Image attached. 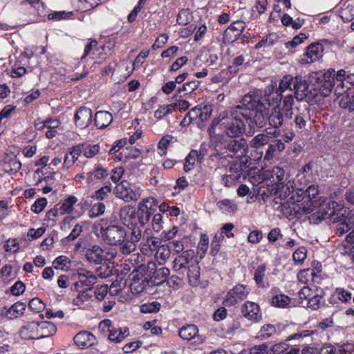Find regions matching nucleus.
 I'll return each mask as SVG.
<instances>
[{"label": "nucleus", "instance_id": "obj_10", "mask_svg": "<svg viewBox=\"0 0 354 354\" xmlns=\"http://www.w3.org/2000/svg\"><path fill=\"white\" fill-rule=\"evenodd\" d=\"M111 271L107 270L106 266H100L93 274L91 271L84 269L80 270L77 272L78 281L75 283L76 288L81 286H90L96 283L97 277L101 279L106 278L110 275Z\"/></svg>", "mask_w": 354, "mask_h": 354}, {"label": "nucleus", "instance_id": "obj_1", "mask_svg": "<svg viewBox=\"0 0 354 354\" xmlns=\"http://www.w3.org/2000/svg\"><path fill=\"white\" fill-rule=\"evenodd\" d=\"M153 198H145L138 205V209L125 206L120 209V218L124 225L130 231V238L127 239V232L124 227L111 223L106 227L101 226L100 235L104 242L113 246H120L122 254H130L136 250V243L142 238L145 227L153 214L152 204Z\"/></svg>", "mask_w": 354, "mask_h": 354}, {"label": "nucleus", "instance_id": "obj_27", "mask_svg": "<svg viewBox=\"0 0 354 354\" xmlns=\"http://www.w3.org/2000/svg\"><path fill=\"white\" fill-rule=\"evenodd\" d=\"M39 321L26 322L19 330L20 335L26 339H38Z\"/></svg>", "mask_w": 354, "mask_h": 354}, {"label": "nucleus", "instance_id": "obj_8", "mask_svg": "<svg viewBox=\"0 0 354 354\" xmlns=\"http://www.w3.org/2000/svg\"><path fill=\"white\" fill-rule=\"evenodd\" d=\"M322 293V290L318 289L315 286H305L301 288L298 295L301 304L312 310H317L324 304Z\"/></svg>", "mask_w": 354, "mask_h": 354}, {"label": "nucleus", "instance_id": "obj_55", "mask_svg": "<svg viewBox=\"0 0 354 354\" xmlns=\"http://www.w3.org/2000/svg\"><path fill=\"white\" fill-rule=\"evenodd\" d=\"M198 157V152L196 150H192L185 158L183 169L185 172L192 170L195 165V162Z\"/></svg>", "mask_w": 354, "mask_h": 354}, {"label": "nucleus", "instance_id": "obj_34", "mask_svg": "<svg viewBox=\"0 0 354 354\" xmlns=\"http://www.w3.org/2000/svg\"><path fill=\"white\" fill-rule=\"evenodd\" d=\"M86 256L88 261L100 264L105 259V251L98 245H93L87 251Z\"/></svg>", "mask_w": 354, "mask_h": 354}, {"label": "nucleus", "instance_id": "obj_26", "mask_svg": "<svg viewBox=\"0 0 354 354\" xmlns=\"http://www.w3.org/2000/svg\"><path fill=\"white\" fill-rule=\"evenodd\" d=\"M109 172L101 164L97 163L94 165L92 171L86 174V183L88 185H93L95 180H103L108 177Z\"/></svg>", "mask_w": 354, "mask_h": 354}, {"label": "nucleus", "instance_id": "obj_51", "mask_svg": "<svg viewBox=\"0 0 354 354\" xmlns=\"http://www.w3.org/2000/svg\"><path fill=\"white\" fill-rule=\"evenodd\" d=\"M193 19L192 13L189 9H182L179 11L176 21L178 25L188 24Z\"/></svg>", "mask_w": 354, "mask_h": 354}, {"label": "nucleus", "instance_id": "obj_19", "mask_svg": "<svg viewBox=\"0 0 354 354\" xmlns=\"http://www.w3.org/2000/svg\"><path fill=\"white\" fill-rule=\"evenodd\" d=\"M323 46L319 43L310 44L306 49V51L300 58V63L302 64H308L313 63L322 57Z\"/></svg>", "mask_w": 354, "mask_h": 354}, {"label": "nucleus", "instance_id": "obj_46", "mask_svg": "<svg viewBox=\"0 0 354 354\" xmlns=\"http://www.w3.org/2000/svg\"><path fill=\"white\" fill-rule=\"evenodd\" d=\"M339 17L344 21H351L354 19V6L346 3H344L339 11Z\"/></svg>", "mask_w": 354, "mask_h": 354}, {"label": "nucleus", "instance_id": "obj_37", "mask_svg": "<svg viewBox=\"0 0 354 354\" xmlns=\"http://www.w3.org/2000/svg\"><path fill=\"white\" fill-rule=\"evenodd\" d=\"M266 271V266L265 263H262L257 266L254 272V280L256 285L261 288H266L268 286V283L265 281Z\"/></svg>", "mask_w": 354, "mask_h": 354}, {"label": "nucleus", "instance_id": "obj_25", "mask_svg": "<svg viewBox=\"0 0 354 354\" xmlns=\"http://www.w3.org/2000/svg\"><path fill=\"white\" fill-rule=\"evenodd\" d=\"M353 349L350 344H326L320 348L319 354H351Z\"/></svg>", "mask_w": 354, "mask_h": 354}, {"label": "nucleus", "instance_id": "obj_22", "mask_svg": "<svg viewBox=\"0 0 354 354\" xmlns=\"http://www.w3.org/2000/svg\"><path fill=\"white\" fill-rule=\"evenodd\" d=\"M245 23L243 21H236L232 23L223 34V40L225 43H232L237 40L245 29Z\"/></svg>", "mask_w": 354, "mask_h": 354}, {"label": "nucleus", "instance_id": "obj_39", "mask_svg": "<svg viewBox=\"0 0 354 354\" xmlns=\"http://www.w3.org/2000/svg\"><path fill=\"white\" fill-rule=\"evenodd\" d=\"M189 278V283L192 286H196L199 284L200 279V267L196 263L194 262L193 264L185 272Z\"/></svg>", "mask_w": 354, "mask_h": 354}, {"label": "nucleus", "instance_id": "obj_4", "mask_svg": "<svg viewBox=\"0 0 354 354\" xmlns=\"http://www.w3.org/2000/svg\"><path fill=\"white\" fill-rule=\"evenodd\" d=\"M337 211L339 212L334 218L333 223L335 225L336 234L341 236L354 228V210H349L344 207L340 208V205L337 202L328 201L320 203L315 214L317 218L321 221L335 216Z\"/></svg>", "mask_w": 354, "mask_h": 354}, {"label": "nucleus", "instance_id": "obj_21", "mask_svg": "<svg viewBox=\"0 0 354 354\" xmlns=\"http://www.w3.org/2000/svg\"><path fill=\"white\" fill-rule=\"evenodd\" d=\"M92 119V110L86 106L80 107L74 115L75 126L81 129L88 127L91 124Z\"/></svg>", "mask_w": 354, "mask_h": 354}, {"label": "nucleus", "instance_id": "obj_38", "mask_svg": "<svg viewBox=\"0 0 354 354\" xmlns=\"http://www.w3.org/2000/svg\"><path fill=\"white\" fill-rule=\"evenodd\" d=\"M295 80H297V82H294L293 91H295V94L297 95L296 97L301 99L304 96L307 95L308 84L303 80L301 76H296Z\"/></svg>", "mask_w": 354, "mask_h": 354}, {"label": "nucleus", "instance_id": "obj_62", "mask_svg": "<svg viewBox=\"0 0 354 354\" xmlns=\"http://www.w3.org/2000/svg\"><path fill=\"white\" fill-rule=\"evenodd\" d=\"M335 295L339 300L344 303H347L352 299L351 292L344 288H337L335 291Z\"/></svg>", "mask_w": 354, "mask_h": 354}, {"label": "nucleus", "instance_id": "obj_24", "mask_svg": "<svg viewBox=\"0 0 354 354\" xmlns=\"http://www.w3.org/2000/svg\"><path fill=\"white\" fill-rule=\"evenodd\" d=\"M25 310V304L17 301L9 307L6 306L0 308V315L8 319H13L23 315Z\"/></svg>", "mask_w": 354, "mask_h": 354}, {"label": "nucleus", "instance_id": "obj_3", "mask_svg": "<svg viewBox=\"0 0 354 354\" xmlns=\"http://www.w3.org/2000/svg\"><path fill=\"white\" fill-rule=\"evenodd\" d=\"M242 111L249 117H245V122L248 125L245 131L246 136H252L255 132V127H263L267 123L272 127L270 121L271 112L260 99L259 94L250 93L246 94L241 101Z\"/></svg>", "mask_w": 354, "mask_h": 354}, {"label": "nucleus", "instance_id": "obj_59", "mask_svg": "<svg viewBox=\"0 0 354 354\" xmlns=\"http://www.w3.org/2000/svg\"><path fill=\"white\" fill-rule=\"evenodd\" d=\"M105 212V205L103 203L98 202L93 204L88 211V216L90 218H95L102 214Z\"/></svg>", "mask_w": 354, "mask_h": 354}, {"label": "nucleus", "instance_id": "obj_54", "mask_svg": "<svg viewBox=\"0 0 354 354\" xmlns=\"http://www.w3.org/2000/svg\"><path fill=\"white\" fill-rule=\"evenodd\" d=\"M140 155V151L136 148H131V149H124L120 152L118 156L119 160L125 161L130 158H137Z\"/></svg>", "mask_w": 354, "mask_h": 354}, {"label": "nucleus", "instance_id": "obj_42", "mask_svg": "<svg viewBox=\"0 0 354 354\" xmlns=\"http://www.w3.org/2000/svg\"><path fill=\"white\" fill-rule=\"evenodd\" d=\"M171 255V248L169 245L163 244L158 247L155 257L159 265H163Z\"/></svg>", "mask_w": 354, "mask_h": 354}, {"label": "nucleus", "instance_id": "obj_50", "mask_svg": "<svg viewBox=\"0 0 354 354\" xmlns=\"http://www.w3.org/2000/svg\"><path fill=\"white\" fill-rule=\"evenodd\" d=\"M93 295L91 292L90 289H86L83 291H80L77 296L73 299V304L75 306H82L84 302L88 301Z\"/></svg>", "mask_w": 354, "mask_h": 354}, {"label": "nucleus", "instance_id": "obj_20", "mask_svg": "<svg viewBox=\"0 0 354 354\" xmlns=\"http://www.w3.org/2000/svg\"><path fill=\"white\" fill-rule=\"evenodd\" d=\"M116 196L121 198L125 202L137 201L138 195L133 189L132 185L127 180L122 181L116 186Z\"/></svg>", "mask_w": 354, "mask_h": 354}, {"label": "nucleus", "instance_id": "obj_11", "mask_svg": "<svg viewBox=\"0 0 354 354\" xmlns=\"http://www.w3.org/2000/svg\"><path fill=\"white\" fill-rule=\"evenodd\" d=\"M250 292V288L243 284H236L224 297L223 304L226 307L234 306L244 300Z\"/></svg>", "mask_w": 354, "mask_h": 354}, {"label": "nucleus", "instance_id": "obj_49", "mask_svg": "<svg viewBox=\"0 0 354 354\" xmlns=\"http://www.w3.org/2000/svg\"><path fill=\"white\" fill-rule=\"evenodd\" d=\"M307 257V249L302 246L299 247L292 254V259L295 265L301 266Z\"/></svg>", "mask_w": 354, "mask_h": 354}, {"label": "nucleus", "instance_id": "obj_32", "mask_svg": "<svg viewBox=\"0 0 354 354\" xmlns=\"http://www.w3.org/2000/svg\"><path fill=\"white\" fill-rule=\"evenodd\" d=\"M297 279L301 283L310 286L311 282H317L319 279V275H317L314 269L307 268L299 272Z\"/></svg>", "mask_w": 354, "mask_h": 354}, {"label": "nucleus", "instance_id": "obj_6", "mask_svg": "<svg viewBox=\"0 0 354 354\" xmlns=\"http://www.w3.org/2000/svg\"><path fill=\"white\" fill-rule=\"evenodd\" d=\"M281 102H274L270 100L268 101V104L272 107L271 109V118L270 121L272 127L279 128L283 122V119L290 120L293 115L292 106L295 103V100L292 94H288L283 97Z\"/></svg>", "mask_w": 354, "mask_h": 354}, {"label": "nucleus", "instance_id": "obj_44", "mask_svg": "<svg viewBox=\"0 0 354 354\" xmlns=\"http://www.w3.org/2000/svg\"><path fill=\"white\" fill-rule=\"evenodd\" d=\"M270 136L267 133H259L255 136L248 143L250 147L259 148L269 143Z\"/></svg>", "mask_w": 354, "mask_h": 354}, {"label": "nucleus", "instance_id": "obj_9", "mask_svg": "<svg viewBox=\"0 0 354 354\" xmlns=\"http://www.w3.org/2000/svg\"><path fill=\"white\" fill-rule=\"evenodd\" d=\"M145 266L141 265L134 269L129 276V287L133 295H138L144 292L151 283L147 273L144 274Z\"/></svg>", "mask_w": 354, "mask_h": 354}, {"label": "nucleus", "instance_id": "obj_12", "mask_svg": "<svg viewBox=\"0 0 354 354\" xmlns=\"http://www.w3.org/2000/svg\"><path fill=\"white\" fill-rule=\"evenodd\" d=\"M100 328L102 330L106 329L109 339L114 343L122 342L129 335L128 327H115L110 319H106L100 322Z\"/></svg>", "mask_w": 354, "mask_h": 354}, {"label": "nucleus", "instance_id": "obj_52", "mask_svg": "<svg viewBox=\"0 0 354 354\" xmlns=\"http://www.w3.org/2000/svg\"><path fill=\"white\" fill-rule=\"evenodd\" d=\"M174 138L173 136L167 134L160 140L158 144V150L160 156H162L166 154V150Z\"/></svg>", "mask_w": 354, "mask_h": 354}, {"label": "nucleus", "instance_id": "obj_2", "mask_svg": "<svg viewBox=\"0 0 354 354\" xmlns=\"http://www.w3.org/2000/svg\"><path fill=\"white\" fill-rule=\"evenodd\" d=\"M242 106L237 105L230 111L220 113L217 118L214 119L209 128L211 136H227L230 138H237L241 136L248 129L245 128V117H249Z\"/></svg>", "mask_w": 354, "mask_h": 354}, {"label": "nucleus", "instance_id": "obj_41", "mask_svg": "<svg viewBox=\"0 0 354 354\" xmlns=\"http://www.w3.org/2000/svg\"><path fill=\"white\" fill-rule=\"evenodd\" d=\"M248 147L249 145L246 140L241 138L239 140H234L232 141L229 145V149L235 153L240 152L241 156H243L246 155Z\"/></svg>", "mask_w": 354, "mask_h": 354}, {"label": "nucleus", "instance_id": "obj_56", "mask_svg": "<svg viewBox=\"0 0 354 354\" xmlns=\"http://www.w3.org/2000/svg\"><path fill=\"white\" fill-rule=\"evenodd\" d=\"M176 102L170 104L172 106V111L179 110L183 111L189 109V102L185 100L178 99V95L175 94L172 97Z\"/></svg>", "mask_w": 354, "mask_h": 354}, {"label": "nucleus", "instance_id": "obj_23", "mask_svg": "<svg viewBox=\"0 0 354 354\" xmlns=\"http://www.w3.org/2000/svg\"><path fill=\"white\" fill-rule=\"evenodd\" d=\"M105 46L100 45L97 41L93 40L84 48V55L81 57V60H84L86 56H89L91 59L97 60L104 58Z\"/></svg>", "mask_w": 354, "mask_h": 354}, {"label": "nucleus", "instance_id": "obj_5", "mask_svg": "<svg viewBox=\"0 0 354 354\" xmlns=\"http://www.w3.org/2000/svg\"><path fill=\"white\" fill-rule=\"evenodd\" d=\"M261 181L268 187V195L275 196L281 199L288 197L295 191L294 182L287 180L285 170L280 167L262 169L259 175ZM264 194H266L263 192Z\"/></svg>", "mask_w": 354, "mask_h": 354}, {"label": "nucleus", "instance_id": "obj_28", "mask_svg": "<svg viewBox=\"0 0 354 354\" xmlns=\"http://www.w3.org/2000/svg\"><path fill=\"white\" fill-rule=\"evenodd\" d=\"M75 344L80 348H84L93 346L96 342L95 335L88 331H81L73 338Z\"/></svg>", "mask_w": 354, "mask_h": 354}, {"label": "nucleus", "instance_id": "obj_35", "mask_svg": "<svg viewBox=\"0 0 354 354\" xmlns=\"http://www.w3.org/2000/svg\"><path fill=\"white\" fill-rule=\"evenodd\" d=\"M2 167L5 172L12 175L17 174L20 170L21 163L15 157H8L5 158Z\"/></svg>", "mask_w": 354, "mask_h": 354}, {"label": "nucleus", "instance_id": "obj_33", "mask_svg": "<svg viewBox=\"0 0 354 354\" xmlns=\"http://www.w3.org/2000/svg\"><path fill=\"white\" fill-rule=\"evenodd\" d=\"M339 104L343 109L354 111V88H347L346 91L341 94Z\"/></svg>", "mask_w": 354, "mask_h": 354}, {"label": "nucleus", "instance_id": "obj_40", "mask_svg": "<svg viewBox=\"0 0 354 354\" xmlns=\"http://www.w3.org/2000/svg\"><path fill=\"white\" fill-rule=\"evenodd\" d=\"M329 77L333 78V84L336 86L337 88L344 87V82L346 80V71L344 70H339L337 73L334 69H329L328 71Z\"/></svg>", "mask_w": 354, "mask_h": 354}, {"label": "nucleus", "instance_id": "obj_57", "mask_svg": "<svg viewBox=\"0 0 354 354\" xmlns=\"http://www.w3.org/2000/svg\"><path fill=\"white\" fill-rule=\"evenodd\" d=\"M276 333V328L272 324L263 325L258 333V337L262 339H268Z\"/></svg>", "mask_w": 354, "mask_h": 354}, {"label": "nucleus", "instance_id": "obj_30", "mask_svg": "<svg viewBox=\"0 0 354 354\" xmlns=\"http://www.w3.org/2000/svg\"><path fill=\"white\" fill-rule=\"evenodd\" d=\"M57 332L56 326L51 322L39 321L38 339L54 335Z\"/></svg>", "mask_w": 354, "mask_h": 354}, {"label": "nucleus", "instance_id": "obj_53", "mask_svg": "<svg viewBox=\"0 0 354 354\" xmlns=\"http://www.w3.org/2000/svg\"><path fill=\"white\" fill-rule=\"evenodd\" d=\"M200 85V82L198 80H192L185 83L181 87L178 88V93L180 94L184 92L185 95L191 94L196 91Z\"/></svg>", "mask_w": 354, "mask_h": 354}, {"label": "nucleus", "instance_id": "obj_60", "mask_svg": "<svg viewBox=\"0 0 354 354\" xmlns=\"http://www.w3.org/2000/svg\"><path fill=\"white\" fill-rule=\"evenodd\" d=\"M160 308V304L158 301H152L144 304L140 306V311L142 313H157Z\"/></svg>", "mask_w": 354, "mask_h": 354}, {"label": "nucleus", "instance_id": "obj_14", "mask_svg": "<svg viewBox=\"0 0 354 354\" xmlns=\"http://www.w3.org/2000/svg\"><path fill=\"white\" fill-rule=\"evenodd\" d=\"M294 82H297L295 80V77L291 75L284 76L279 84V87L274 93H270L268 96V101H273L274 102H279L282 101L283 97V93L286 91H293Z\"/></svg>", "mask_w": 354, "mask_h": 354}, {"label": "nucleus", "instance_id": "obj_63", "mask_svg": "<svg viewBox=\"0 0 354 354\" xmlns=\"http://www.w3.org/2000/svg\"><path fill=\"white\" fill-rule=\"evenodd\" d=\"M240 180L239 174H227L222 177V183L227 187L234 186L237 181Z\"/></svg>", "mask_w": 354, "mask_h": 354}, {"label": "nucleus", "instance_id": "obj_17", "mask_svg": "<svg viewBox=\"0 0 354 354\" xmlns=\"http://www.w3.org/2000/svg\"><path fill=\"white\" fill-rule=\"evenodd\" d=\"M241 313L248 320L257 323L262 319V313L258 304L248 301L241 306Z\"/></svg>", "mask_w": 354, "mask_h": 354}, {"label": "nucleus", "instance_id": "obj_7", "mask_svg": "<svg viewBox=\"0 0 354 354\" xmlns=\"http://www.w3.org/2000/svg\"><path fill=\"white\" fill-rule=\"evenodd\" d=\"M298 189L299 192H297V194L302 198L301 201L297 200V203H293L291 208L294 210L295 215L309 214L318 205L317 201L319 194L318 187L311 185L306 190Z\"/></svg>", "mask_w": 354, "mask_h": 354}, {"label": "nucleus", "instance_id": "obj_36", "mask_svg": "<svg viewBox=\"0 0 354 354\" xmlns=\"http://www.w3.org/2000/svg\"><path fill=\"white\" fill-rule=\"evenodd\" d=\"M318 336V333L315 330H299L297 333L288 336L286 338V341L293 340V339H306L305 343H308L309 339L311 341H315V337Z\"/></svg>", "mask_w": 354, "mask_h": 354}, {"label": "nucleus", "instance_id": "obj_58", "mask_svg": "<svg viewBox=\"0 0 354 354\" xmlns=\"http://www.w3.org/2000/svg\"><path fill=\"white\" fill-rule=\"evenodd\" d=\"M109 292V287L108 285L104 284L102 286H97L94 288L93 294L96 299L98 301L104 300Z\"/></svg>", "mask_w": 354, "mask_h": 354}, {"label": "nucleus", "instance_id": "obj_15", "mask_svg": "<svg viewBox=\"0 0 354 354\" xmlns=\"http://www.w3.org/2000/svg\"><path fill=\"white\" fill-rule=\"evenodd\" d=\"M147 274L151 284L157 286L164 282L169 276L170 270L166 267L156 268L154 263L147 265Z\"/></svg>", "mask_w": 354, "mask_h": 354}, {"label": "nucleus", "instance_id": "obj_16", "mask_svg": "<svg viewBox=\"0 0 354 354\" xmlns=\"http://www.w3.org/2000/svg\"><path fill=\"white\" fill-rule=\"evenodd\" d=\"M178 335L183 340L190 342L192 344H200L203 342L204 337L199 335L198 328L194 324H187L179 329Z\"/></svg>", "mask_w": 354, "mask_h": 354}, {"label": "nucleus", "instance_id": "obj_43", "mask_svg": "<svg viewBox=\"0 0 354 354\" xmlns=\"http://www.w3.org/2000/svg\"><path fill=\"white\" fill-rule=\"evenodd\" d=\"M80 147H81V152L83 156L86 158H93L100 152V145H90L87 143L80 144Z\"/></svg>", "mask_w": 354, "mask_h": 354}, {"label": "nucleus", "instance_id": "obj_64", "mask_svg": "<svg viewBox=\"0 0 354 354\" xmlns=\"http://www.w3.org/2000/svg\"><path fill=\"white\" fill-rule=\"evenodd\" d=\"M70 263L69 259L64 255L59 256L57 257L53 262V265L54 268L57 270L61 269L64 270L65 268L68 267V265Z\"/></svg>", "mask_w": 354, "mask_h": 354}, {"label": "nucleus", "instance_id": "obj_18", "mask_svg": "<svg viewBox=\"0 0 354 354\" xmlns=\"http://www.w3.org/2000/svg\"><path fill=\"white\" fill-rule=\"evenodd\" d=\"M268 297L271 306L277 308H284L290 303V298L283 294L278 288H272L268 293Z\"/></svg>", "mask_w": 354, "mask_h": 354}, {"label": "nucleus", "instance_id": "obj_45", "mask_svg": "<svg viewBox=\"0 0 354 354\" xmlns=\"http://www.w3.org/2000/svg\"><path fill=\"white\" fill-rule=\"evenodd\" d=\"M217 206L224 214L233 213L237 209L236 203L230 199H223L218 201Z\"/></svg>", "mask_w": 354, "mask_h": 354}, {"label": "nucleus", "instance_id": "obj_29", "mask_svg": "<svg viewBox=\"0 0 354 354\" xmlns=\"http://www.w3.org/2000/svg\"><path fill=\"white\" fill-rule=\"evenodd\" d=\"M250 158L247 156H241L239 160H234L229 167V171L232 174H239L240 178L242 173L249 167Z\"/></svg>", "mask_w": 354, "mask_h": 354}, {"label": "nucleus", "instance_id": "obj_13", "mask_svg": "<svg viewBox=\"0 0 354 354\" xmlns=\"http://www.w3.org/2000/svg\"><path fill=\"white\" fill-rule=\"evenodd\" d=\"M194 254L192 250H185L177 254L172 261V270L178 274H185L186 270L196 261Z\"/></svg>", "mask_w": 354, "mask_h": 354}, {"label": "nucleus", "instance_id": "obj_31", "mask_svg": "<svg viewBox=\"0 0 354 354\" xmlns=\"http://www.w3.org/2000/svg\"><path fill=\"white\" fill-rule=\"evenodd\" d=\"M113 116L109 111H97L94 117V124L99 129H102L111 124Z\"/></svg>", "mask_w": 354, "mask_h": 354}, {"label": "nucleus", "instance_id": "obj_48", "mask_svg": "<svg viewBox=\"0 0 354 354\" xmlns=\"http://www.w3.org/2000/svg\"><path fill=\"white\" fill-rule=\"evenodd\" d=\"M78 201L75 196H68L61 204L60 209L62 214H70L73 209V205Z\"/></svg>", "mask_w": 354, "mask_h": 354}, {"label": "nucleus", "instance_id": "obj_61", "mask_svg": "<svg viewBox=\"0 0 354 354\" xmlns=\"http://www.w3.org/2000/svg\"><path fill=\"white\" fill-rule=\"evenodd\" d=\"M28 307L35 313H40L45 308V304L41 299L35 297L30 300Z\"/></svg>", "mask_w": 354, "mask_h": 354}, {"label": "nucleus", "instance_id": "obj_47", "mask_svg": "<svg viewBox=\"0 0 354 354\" xmlns=\"http://www.w3.org/2000/svg\"><path fill=\"white\" fill-rule=\"evenodd\" d=\"M111 190H112L111 185L110 183L109 185H106L102 187L101 188L98 189L97 190H96L91 195V198H93V200H97V201H103V200L107 198L110 196V194L111 193Z\"/></svg>", "mask_w": 354, "mask_h": 354}]
</instances>
